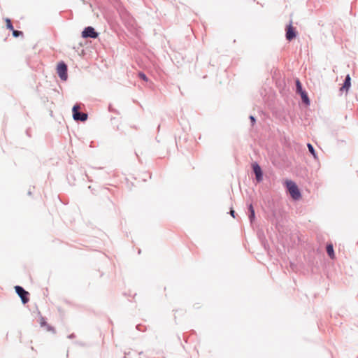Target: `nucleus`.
Instances as JSON below:
<instances>
[{"mask_svg":"<svg viewBox=\"0 0 358 358\" xmlns=\"http://www.w3.org/2000/svg\"><path fill=\"white\" fill-rule=\"evenodd\" d=\"M230 214L234 218L236 217V212L233 210V208H231Z\"/></svg>","mask_w":358,"mask_h":358,"instance_id":"20","label":"nucleus"},{"mask_svg":"<svg viewBox=\"0 0 358 358\" xmlns=\"http://www.w3.org/2000/svg\"><path fill=\"white\" fill-rule=\"evenodd\" d=\"M249 119H250V120L251 122V125L254 126L255 124L256 123V118H255V117L253 116V115H250Z\"/></svg>","mask_w":358,"mask_h":358,"instance_id":"17","label":"nucleus"},{"mask_svg":"<svg viewBox=\"0 0 358 358\" xmlns=\"http://www.w3.org/2000/svg\"><path fill=\"white\" fill-rule=\"evenodd\" d=\"M12 34L13 37L17 38L20 36H23V32L22 31L15 30V29L12 31Z\"/></svg>","mask_w":358,"mask_h":358,"instance_id":"15","label":"nucleus"},{"mask_svg":"<svg viewBox=\"0 0 358 358\" xmlns=\"http://www.w3.org/2000/svg\"><path fill=\"white\" fill-rule=\"evenodd\" d=\"M80 106L78 103H76L72 108L73 118L75 121L85 122L88 118L87 113H83L79 111Z\"/></svg>","mask_w":358,"mask_h":358,"instance_id":"2","label":"nucleus"},{"mask_svg":"<svg viewBox=\"0 0 358 358\" xmlns=\"http://www.w3.org/2000/svg\"><path fill=\"white\" fill-rule=\"evenodd\" d=\"M142 327L141 324H138L136 325V329L138 330V331H143L141 327Z\"/></svg>","mask_w":358,"mask_h":358,"instance_id":"22","label":"nucleus"},{"mask_svg":"<svg viewBox=\"0 0 358 358\" xmlns=\"http://www.w3.org/2000/svg\"><path fill=\"white\" fill-rule=\"evenodd\" d=\"M47 327V331H52L53 333H55V328L48 324L45 326Z\"/></svg>","mask_w":358,"mask_h":358,"instance_id":"19","label":"nucleus"},{"mask_svg":"<svg viewBox=\"0 0 358 358\" xmlns=\"http://www.w3.org/2000/svg\"><path fill=\"white\" fill-rule=\"evenodd\" d=\"M298 34V32L295 27L292 25V22L290 21L285 27V38L288 41L294 40Z\"/></svg>","mask_w":358,"mask_h":358,"instance_id":"4","label":"nucleus"},{"mask_svg":"<svg viewBox=\"0 0 358 358\" xmlns=\"http://www.w3.org/2000/svg\"><path fill=\"white\" fill-rule=\"evenodd\" d=\"M5 21L6 22V28L10 31H13L14 29V27L12 24L11 20L9 18H6Z\"/></svg>","mask_w":358,"mask_h":358,"instance_id":"14","label":"nucleus"},{"mask_svg":"<svg viewBox=\"0 0 358 358\" xmlns=\"http://www.w3.org/2000/svg\"><path fill=\"white\" fill-rule=\"evenodd\" d=\"M248 218L251 223L255 220V211L253 207L252 203H250L248 205Z\"/></svg>","mask_w":358,"mask_h":358,"instance_id":"9","label":"nucleus"},{"mask_svg":"<svg viewBox=\"0 0 358 358\" xmlns=\"http://www.w3.org/2000/svg\"><path fill=\"white\" fill-rule=\"evenodd\" d=\"M57 73L62 81H66L68 79V66L67 64L61 61L57 66Z\"/></svg>","mask_w":358,"mask_h":358,"instance_id":"3","label":"nucleus"},{"mask_svg":"<svg viewBox=\"0 0 358 358\" xmlns=\"http://www.w3.org/2000/svg\"><path fill=\"white\" fill-rule=\"evenodd\" d=\"M67 337L69 339H73V338H76V334L74 333H72V334H69Z\"/></svg>","mask_w":358,"mask_h":358,"instance_id":"21","label":"nucleus"},{"mask_svg":"<svg viewBox=\"0 0 358 358\" xmlns=\"http://www.w3.org/2000/svg\"><path fill=\"white\" fill-rule=\"evenodd\" d=\"M307 147H308L309 152L311 154V155L313 157V158L315 160H318V155H317V153L315 151L313 145L311 143H307Z\"/></svg>","mask_w":358,"mask_h":358,"instance_id":"12","label":"nucleus"},{"mask_svg":"<svg viewBox=\"0 0 358 358\" xmlns=\"http://www.w3.org/2000/svg\"><path fill=\"white\" fill-rule=\"evenodd\" d=\"M138 77H139V78H141V80H143L144 81L148 80V78L143 72H141V71L138 72Z\"/></svg>","mask_w":358,"mask_h":358,"instance_id":"16","label":"nucleus"},{"mask_svg":"<svg viewBox=\"0 0 358 358\" xmlns=\"http://www.w3.org/2000/svg\"><path fill=\"white\" fill-rule=\"evenodd\" d=\"M109 110H110V111H113V108H111V106H109ZM114 111H115V110H114Z\"/></svg>","mask_w":358,"mask_h":358,"instance_id":"23","label":"nucleus"},{"mask_svg":"<svg viewBox=\"0 0 358 358\" xmlns=\"http://www.w3.org/2000/svg\"><path fill=\"white\" fill-rule=\"evenodd\" d=\"M81 36L83 38H98L99 33L95 30L93 27H86L82 31Z\"/></svg>","mask_w":358,"mask_h":358,"instance_id":"6","label":"nucleus"},{"mask_svg":"<svg viewBox=\"0 0 358 358\" xmlns=\"http://www.w3.org/2000/svg\"><path fill=\"white\" fill-rule=\"evenodd\" d=\"M299 94L301 96L302 102L305 105L309 106L310 101V99L308 97V93L306 92V91L302 92L301 93H300Z\"/></svg>","mask_w":358,"mask_h":358,"instance_id":"11","label":"nucleus"},{"mask_svg":"<svg viewBox=\"0 0 358 358\" xmlns=\"http://www.w3.org/2000/svg\"><path fill=\"white\" fill-rule=\"evenodd\" d=\"M109 110H110V111H113V108H111V106H109ZM114 111H115V110H114Z\"/></svg>","mask_w":358,"mask_h":358,"instance_id":"24","label":"nucleus"},{"mask_svg":"<svg viewBox=\"0 0 358 358\" xmlns=\"http://www.w3.org/2000/svg\"><path fill=\"white\" fill-rule=\"evenodd\" d=\"M350 87H351V78H350V75L348 74L345 78V80L343 81L342 87L340 88V91L341 92H343L344 90L348 91V90L350 88Z\"/></svg>","mask_w":358,"mask_h":358,"instance_id":"8","label":"nucleus"},{"mask_svg":"<svg viewBox=\"0 0 358 358\" xmlns=\"http://www.w3.org/2000/svg\"><path fill=\"white\" fill-rule=\"evenodd\" d=\"M27 194H28V195H31L32 193H31V190H29Z\"/></svg>","mask_w":358,"mask_h":358,"instance_id":"25","label":"nucleus"},{"mask_svg":"<svg viewBox=\"0 0 358 358\" xmlns=\"http://www.w3.org/2000/svg\"><path fill=\"white\" fill-rule=\"evenodd\" d=\"M305 90L303 89L302 85L299 79L296 80V92L300 94Z\"/></svg>","mask_w":358,"mask_h":358,"instance_id":"13","label":"nucleus"},{"mask_svg":"<svg viewBox=\"0 0 358 358\" xmlns=\"http://www.w3.org/2000/svg\"><path fill=\"white\" fill-rule=\"evenodd\" d=\"M326 251H327V253L328 256L331 259H333L335 258L334 250L333 245L331 243H329V244L327 245V246H326Z\"/></svg>","mask_w":358,"mask_h":358,"instance_id":"10","label":"nucleus"},{"mask_svg":"<svg viewBox=\"0 0 358 358\" xmlns=\"http://www.w3.org/2000/svg\"><path fill=\"white\" fill-rule=\"evenodd\" d=\"M285 186L287 192L294 200H299L301 197V191L295 182L287 180L285 181Z\"/></svg>","mask_w":358,"mask_h":358,"instance_id":"1","label":"nucleus"},{"mask_svg":"<svg viewBox=\"0 0 358 358\" xmlns=\"http://www.w3.org/2000/svg\"><path fill=\"white\" fill-rule=\"evenodd\" d=\"M15 290L17 294L21 299V301L23 304H26L29 301V293L26 291L20 285H16L15 287Z\"/></svg>","mask_w":358,"mask_h":358,"instance_id":"5","label":"nucleus"},{"mask_svg":"<svg viewBox=\"0 0 358 358\" xmlns=\"http://www.w3.org/2000/svg\"><path fill=\"white\" fill-rule=\"evenodd\" d=\"M357 358H358V356H357Z\"/></svg>","mask_w":358,"mask_h":358,"instance_id":"26","label":"nucleus"},{"mask_svg":"<svg viewBox=\"0 0 358 358\" xmlns=\"http://www.w3.org/2000/svg\"><path fill=\"white\" fill-rule=\"evenodd\" d=\"M252 172L255 175V179L257 182H261L264 178L263 171L257 162H254L252 164Z\"/></svg>","mask_w":358,"mask_h":358,"instance_id":"7","label":"nucleus"},{"mask_svg":"<svg viewBox=\"0 0 358 358\" xmlns=\"http://www.w3.org/2000/svg\"><path fill=\"white\" fill-rule=\"evenodd\" d=\"M40 324H41V327H45L48 324V323L46 322L45 318L43 317H41V318Z\"/></svg>","mask_w":358,"mask_h":358,"instance_id":"18","label":"nucleus"}]
</instances>
